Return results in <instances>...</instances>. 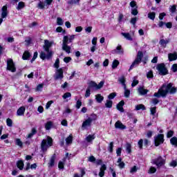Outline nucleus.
Listing matches in <instances>:
<instances>
[{
	"label": "nucleus",
	"instance_id": "52",
	"mask_svg": "<svg viewBox=\"0 0 177 177\" xmlns=\"http://www.w3.org/2000/svg\"><path fill=\"white\" fill-rule=\"evenodd\" d=\"M63 99H67L68 97H71V93H66L62 96Z\"/></svg>",
	"mask_w": 177,
	"mask_h": 177
},
{
	"label": "nucleus",
	"instance_id": "22",
	"mask_svg": "<svg viewBox=\"0 0 177 177\" xmlns=\"http://www.w3.org/2000/svg\"><path fill=\"white\" fill-rule=\"evenodd\" d=\"M122 37H124L127 41H133V39L132 38V36H131V34L128 32H122Z\"/></svg>",
	"mask_w": 177,
	"mask_h": 177
},
{
	"label": "nucleus",
	"instance_id": "2",
	"mask_svg": "<svg viewBox=\"0 0 177 177\" xmlns=\"http://www.w3.org/2000/svg\"><path fill=\"white\" fill-rule=\"evenodd\" d=\"M53 44V41H49V40L47 39L44 40V49L47 54H46L44 52H41L40 53V59L42 60H45V59H47V60L52 59V56H53V51L50 50L49 49L52 47Z\"/></svg>",
	"mask_w": 177,
	"mask_h": 177
},
{
	"label": "nucleus",
	"instance_id": "36",
	"mask_svg": "<svg viewBox=\"0 0 177 177\" xmlns=\"http://www.w3.org/2000/svg\"><path fill=\"white\" fill-rule=\"evenodd\" d=\"M148 17L150 19V20H154L156 19V12H151L148 14Z\"/></svg>",
	"mask_w": 177,
	"mask_h": 177
},
{
	"label": "nucleus",
	"instance_id": "42",
	"mask_svg": "<svg viewBox=\"0 0 177 177\" xmlns=\"http://www.w3.org/2000/svg\"><path fill=\"white\" fill-rule=\"evenodd\" d=\"M63 19L60 17L57 18V26H63Z\"/></svg>",
	"mask_w": 177,
	"mask_h": 177
},
{
	"label": "nucleus",
	"instance_id": "5",
	"mask_svg": "<svg viewBox=\"0 0 177 177\" xmlns=\"http://www.w3.org/2000/svg\"><path fill=\"white\" fill-rule=\"evenodd\" d=\"M118 82H120V84H121V85H122V86L124 89V97H129V96L131 95V91H129V89L127 88V84H125L127 80H125V77L121 76V77H118Z\"/></svg>",
	"mask_w": 177,
	"mask_h": 177
},
{
	"label": "nucleus",
	"instance_id": "37",
	"mask_svg": "<svg viewBox=\"0 0 177 177\" xmlns=\"http://www.w3.org/2000/svg\"><path fill=\"white\" fill-rule=\"evenodd\" d=\"M118 64H120V62H118V60L117 59L113 60L112 64V68L113 69L117 68V67H118Z\"/></svg>",
	"mask_w": 177,
	"mask_h": 177
},
{
	"label": "nucleus",
	"instance_id": "33",
	"mask_svg": "<svg viewBox=\"0 0 177 177\" xmlns=\"http://www.w3.org/2000/svg\"><path fill=\"white\" fill-rule=\"evenodd\" d=\"M37 133V129L35 128H32L31 132L28 135V138L30 139L34 136Z\"/></svg>",
	"mask_w": 177,
	"mask_h": 177
},
{
	"label": "nucleus",
	"instance_id": "51",
	"mask_svg": "<svg viewBox=\"0 0 177 177\" xmlns=\"http://www.w3.org/2000/svg\"><path fill=\"white\" fill-rule=\"evenodd\" d=\"M91 96V89L87 88L86 90L85 97H89Z\"/></svg>",
	"mask_w": 177,
	"mask_h": 177
},
{
	"label": "nucleus",
	"instance_id": "28",
	"mask_svg": "<svg viewBox=\"0 0 177 177\" xmlns=\"http://www.w3.org/2000/svg\"><path fill=\"white\" fill-rule=\"evenodd\" d=\"M30 56H31L30 53L28 51H25L22 56V58L24 60H28Z\"/></svg>",
	"mask_w": 177,
	"mask_h": 177
},
{
	"label": "nucleus",
	"instance_id": "48",
	"mask_svg": "<svg viewBox=\"0 0 177 177\" xmlns=\"http://www.w3.org/2000/svg\"><path fill=\"white\" fill-rule=\"evenodd\" d=\"M103 85H104V82H100L98 84H97V90L102 89V88H103Z\"/></svg>",
	"mask_w": 177,
	"mask_h": 177
},
{
	"label": "nucleus",
	"instance_id": "3",
	"mask_svg": "<svg viewBox=\"0 0 177 177\" xmlns=\"http://www.w3.org/2000/svg\"><path fill=\"white\" fill-rule=\"evenodd\" d=\"M75 39V35H68L64 36L62 39V50L68 54L71 53V46L68 44H71Z\"/></svg>",
	"mask_w": 177,
	"mask_h": 177
},
{
	"label": "nucleus",
	"instance_id": "63",
	"mask_svg": "<svg viewBox=\"0 0 177 177\" xmlns=\"http://www.w3.org/2000/svg\"><path fill=\"white\" fill-rule=\"evenodd\" d=\"M117 53H122V49L121 48V46H118L116 47Z\"/></svg>",
	"mask_w": 177,
	"mask_h": 177
},
{
	"label": "nucleus",
	"instance_id": "43",
	"mask_svg": "<svg viewBox=\"0 0 177 177\" xmlns=\"http://www.w3.org/2000/svg\"><path fill=\"white\" fill-rule=\"evenodd\" d=\"M6 124H7L8 127H12L13 121L10 118H8L6 120Z\"/></svg>",
	"mask_w": 177,
	"mask_h": 177
},
{
	"label": "nucleus",
	"instance_id": "27",
	"mask_svg": "<svg viewBox=\"0 0 177 177\" xmlns=\"http://www.w3.org/2000/svg\"><path fill=\"white\" fill-rule=\"evenodd\" d=\"M105 107H106V109H111V107H113V101L107 100L105 103Z\"/></svg>",
	"mask_w": 177,
	"mask_h": 177
},
{
	"label": "nucleus",
	"instance_id": "18",
	"mask_svg": "<svg viewBox=\"0 0 177 177\" xmlns=\"http://www.w3.org/2000/svg\"><path fill=\"white\" fill-rule=\"evenodd\" d=\"M107 169V167H106V165H102V167L100 169V172H99V176L100 177H104V171Z\"/></svg>",
	"mask_w": 177,
	"mask_h": 177
},
{
	"label": "nucleus",
	"instance_id": "47",
	"mask_svg": "<svg viewBox=\"0 0 177 177\" xmlns=\"http://www.w3.org/2000/svg\"><path fill=\"white\" fill-rule=\"evenodd\" d=\"M113 147H114V142H110L109 146V151L110 153H113Z\"/></svg>",
	"mask_w": 177,
	"mask_h": 177
},
{
	"label": "nucleus",
	"instance_id": "60",
	"mask_svg": "<svg viewBox=\"0 0 177 177\" xmlns=\"http://www.w3.org/2000/svg\"><path fill=\"white\" fill-rule=\"evenodd\" d=\"M170 10H171V13H175V12H176V6H175V5L171 6L170 8Z\"/></svg>",
	"mask_w": 177,
	"mask_h": 177
},
{
	"label": "nucleus",
	"instance_id": "29",
	"mask_svg": "<svg viewBox=\"0 0 177 177\" xmlns=\"http://www.w3.org/2000/svg\"><path fill=\"white\" fill-rule=\"evenodd\" d=\"M88 88H89V89H92V88H93V89L97 90V84H96V82H91L88 84Z\"/></svg>",
	"mask_w": 177,
	"mask_h": 177
},
{
	"label": "nucleus",
	"instance_id": "39",
	"mask_svg": "<svg viewBox=\"0 0 177 177\" xmlns=\"http://www.w3.org/2000/svg\"><path fill=\"white\" fill-rule=\"evenodd\" d=\"M80 0H70L68 1V5H77V3H80Z\"/></svg>",
	"mask_w": 177,
	"mask_h": 177
},
{
	"label": "nucleus",
	"instance_id": "26",
	"mask_svg": "<svg viewBox=\"0 0 177 177\" xmlns=\"http://www.w3.org/2000/svg\"><path fill=\"white\" fill-rule=\"evenodd\" d=\"M17 167L21 171L23 168H24V162H23V160L18 161L17 162Z\"/></svg>",
	"mask_w": 177,
	"mask_h": 177
},
{
	"label": "nucleus",
	"instance_id": "12",
	"mask_svg": "<svg viewBox=\"0 0 177 177\" xmlns=\"http://www.w3.org/2000/svg\"><path fill=\"white\" fill-rule=\"evenodd\" d=\"M55 80H62L63 79V69L59 68L57 69L55 71V74L54 75Z\"/></svg>",
	"mask_w": 177,
	"mask_h": 177
},
{
	"label": "nucleus",
	"instance_id": "10",
	"mask_svg": "<svg viewBox=\"0 0 177 177\" xmlns=\"http://www.w3.org/2000/svg\"><path fill=\"white\" fill-rule=\"evenodd\" d=\"M155 146L158 147L161 145V143H164V135L158 134L157 136L154 138Z\"/></svg>",
	"mask_w": 177,
	"mask_h": 177
},
{
	"label": "nucleus",
	"instance_id": "55",
	"mask_svg": "<svg viewBox=\"0 0 177 177\" xmlns=\"http://www.w3.org/2000/svg\"><path fill=\"white\" fill-rule=\"evenodd\" d=\"M53 165H55V157H52L49 162L50 167H53Z\"/></svg>",
	"mask_w": 177,
	"mask_h": 177
},
{
	"label": "nucleus",
	"instance_id": "31",
	"mask_svg": "<svg viewBox=\"0 0 177 177\" xmlns=\"http://www.w3.org/2000/svg\"><path fill=\"white\" fill-rule=\"evenodd\" d=\"M66 145H71L73 143V135L70 134V136L66 139Z\"/></svg>",
	"mask_w": 177,
	"mask_h": 177
},
{
	"label": "nucleus",
	"instance_id": "56",
	"mask_svg": "<svg viewBox=\"0 0 177 177\" xmlns=\"http://www.w3.org/2000/svg\"><path fill=\"white\" fill-rule=\"evenodd\" d=\"M81 106H82V102H81L80 100H78L76 102V107L77 109H80L81 108Z\"/></svg>",
	"mask_w": 177,
	"mask_h": 177
},
{
	"label": "nucleus",
	"instance_id": "62",
	"mask_svg": "<svg viewBox=\"0 0 177 177\" xmlns=\"http://www.w3.org/2000/svg\"><path fill=\"white\" fill-rule=\"evenodd\" d=\"M25 42H26V46H28V45H30V44H31V38L28 37V38L25 40Z\"/></svg>",
	"mask_w": 177,
	"mask_h": 177
},
{
	"label": "nucleus",
	"instance_id": "23",
	"mask_svg": "<svg viewBox=\"0 0 177 177\" xmlns=\"http://www.w3.org/2000/svg\"><path fill=\"white\" fill-rule=\"evenodd\" d=\"M95 100H96L97 103H102V102H103V100H104V97H103L100 94H97L95 95Z\"/></svg>",
	"mask_w": 177,
	"mask_h": 177
},
{
	"label": "nucleus",
	"instance_id": "49",
	"mask_svg": "<svg viewBox=\"0 0 177 177\" xmlns=\"http://www.w3.org/2000/svg\"><path fill=\"white\" fill-rule=\"evenodd\" d=\"M157 107L154 106L150 109L151 115H154L156 113Z\"/></svg>",
	"mask_w": 177,
	"mask_h": 177
},
{
	"label": "nucleus",
	"instance_id": "38",
	"mask_svg": "<svg viewBox=\"0 0 177 177\" xmlns=\"http://www.w3.org/2000/svg\"><path fill=\"white\" fill-rule=\"evenodd\" d=\"M44 89V84H39L37 88H35L36 92H41Z\"/></svg>",
	"mask_w": 177,
	"mask_h": 177
},
{
	"label": "nucleus",
	"instance_id": "32",
	"mask_svg": "<svg viewBox=\"0 0 177 177\" xmlns=\"http://www.w3.org/2000/svg\"><path fill=\"white\" fill-rule=\"evenodd\" d=\"M95 134L93 135H88L86 138V140L88 142H92V140H95Z\"/></svg>",
	"mask_w": 177,
	"mask_h": 177
},
{
	"label": "nucleus",
	"instance_id": "24",
	"mask_svg": "<svg viewBox=\"0 0 177 177\" xmlns=\"http://www.w3.org/2000/svg\"><path fill=\"white\" fill-rule=\"evenodd\" d=\"M53 127V122L48 121L45 124V129L46 131H49Z\"/></svg>",
	"mask_w": 177,
	"mask_h": 177
},
{
	"label": "nucleus",
	"instance_id": "11",
	"mask_svg": "<svg viewBox=\"0 0 177 177\" xmlns=\"http://www.w3.org/2000/svg\"><path fill=\"white\" fill-rule=\"evenodd\" d=\"M92 125V118H88L86 120H84L82 124V128L83 129H86L88 127Z\"/></svg>",
	"mask_w": 177,
	"mask_h": 177
},
{
	"label": "nucleus",
	"instance_id": "15",
	"mask_svg": "<svg viewBox=\"0 0 177 177\" xmlns=\"http://www.w3.org/2000/svg\"><path fill=\"white\" fill-rule=\"evenodd\" d=\"M2 12H1V19H6L8 16V6H3L2 9Z\"/></svg>",
	"mask_w": 177,
	"mask_h": 177
},
{
	"label": "nucleus",
	"instance_id": "53",
	"mask_svg": "<svg viewBox=\"0 0 177 177\" xmlns=\"http://www.w3.org/2000/svg\"><path fill=\"white\" fill-rule=\"evenodd\" d=\"M117 96V94L115 93H111L110 95H108V99L110 100H112V99H114V97Z\"/></svg>",
	"mask_w": 177,
	"mask_h": 177
},
{
	"label": "nucleus",
	"instance_id": "1",
	"mask_svg": "<svg viewBox=\"0 0 177 177\" xmlns=\"http://www.w3.org/2000/svg\"><path fill=\"white\" fill-rule=\"evenodd\" d=\"M176 92V88L172 87V84H163L157 93L153 94L155 97H165L168 93L174 94Z\"/></svg>",
	"mask_w": 177,
	"mask_h": 177
},
{
	"label": "nucleus",
	"instance_id": "8",
	"mask_svg": "<svg viewBox=\"0 0 177 177\" xmlns=\"http://www.w3.org/2000/svg\"><path fill=\"white\" fill-rule=\"evenodd\" d=\"M7 70L11 71V73H16V66L15 62H13V59H8L7 60Z\"/></svg>",
	"mask_w": 177,
	"mask_h": 177
},
{
	"label": "nucleus",
	"instance_id": "40",
	"mask_svg": "<svg viewBox=\"0 0 177 177\" xmlns=\"http://www.w3.org/2000/svg\"><path fill=\"white\" fill-rule=\"evenodd\" d=\"M125 147H126V151H127V153L129 154L131 151V144L129 143H127L126 145H125Z\"/></svg>",
	"mask_w": 177,
	"mask_h": 177
},
{
	"label": "nucleus",
	"instance_id": "19",
	"mask_svg": "<svg viewBox=\"0 0 177 177\" xmlns=\"http://www.w3.org/2000/svg\"><path fill=\"white\" fill-rule=\"evenodd\" d=\"M160 45L162 46L163 48H167V44H169V39H162L159 41Z\"/></svg>",
	"mask_w": 177,
	"mask_h": 177
},
{
	"label": "nucleus",
	"instance_id": "59",
	"mask_svg": "<svg viewBox=\"0 0 177 177\" xmlns=\"http://www.w3.org/2000/svg\"><path fill=\"white\" fill-rule=\"evenodd\" d=\"M64 63H70L71 62V57H66L64 58Z\"/></svg>",
	"mask_w": 177,
	"mask_h": 177
},
{
	"label": "nucleus",
	"instance_id": "61",
	"mask_svg": "<svg viewBox=\"0 0 177 177\" xmlns=\"http://www.w3.org/2000/svg\"><path fill=\"white\" fill-rule=\"evenodd\" d=\"M171 70L174 73H176V71H177V64H174L172 65Z\"/></svg>",
	"mask_w": 177,
	"mask_h": 177
},
{
	"label": "nucleus",
	"instance_id": "34",
	"mask_svg": "<svg viewBox=\"0 0 177 177\" xmlns=\"http://www.w3.org/2000/svg\"><path fill=\"white\" fill-rule=\"evenodd\" d=\"M24 6H26V4L24 3V2L21 1L18 3V6L17 7V10H21V9H23L24 8Z\"/></svg>",
	"mask_w": 177,
	"mask_h": 177
},
{
	"label": "nucleus",
	"instance_id": "50",
	"mask_svg": "<svg viewBox=\"0 0 177 177\" xmlns=\"http://www.w3.org/2000/svg\"><path fill=\"white\" fill-rule=\"evenodd\" d=\"M53 103V100L48 101V102L46 103V110L49 109V108L50 107V106H52Z\"/></svg>",
	"mask_w": 177,
	"mask_h": 177
},
{
	"label": "nucleus",
	"instance_id": "58",
	"mask_svg": "<svg viewBox=\"0 0 177 177\" xmlns=\"http://www.w3.org/2000/svg\"><path fill=\"white\" fill-rule=\"evenodd\" d=\"M138 9H136V8H133V9L131 10V15H133V16H137V15H138Z\"/></svg>",
	"mask_w": 177,
	"mask_h": 177
},
{
	"label": "nucleus",
	"instance_id": "9",
	"mask_svg": "<svg viewBox=\"0 0 177 177\" xmlns=\"http://www.w3.org/2000/svg\"><path fill=\"white\" fill-rule=\"evenodd\" d=\"M156 69L158 71H159V74L161 75H166V74H168V70H167V68H165V64H158Z\"/></svg>",
	"mask_w": 177,
	"mask_h": 177
},
{
	"label": "nucleus",
	"instance_id": "25",
	"mask_svg": "<svg viewBox=\"0 0 177 177\" xmlns=\"http://www.w3.org/2000/svg\"><path fill=\"white\" fill-rule=\"evenodd\" d=\"M147 92H149V90H147V89H146V88H142V87H140V88H138V93H139L140 95H147Z\"/></svg>",
	"mask_w": 177,
	"mask_h": 177
},
{
	"label": "nucleus",
	"instance_id": "54",
	"mask_svg": "<svg viewBox=\"0 0 177 177\" xmlns=\"http://www.w3.org/2000/svg\"><path fill=\"white\" fill-rule=\"evenodd\" d=\"M156 171H157V169H156V167H150V169L149 170V174H154V173H156Z\"/></svg>",
	"mask_w": 177,
	"mask_h": 177
},
{
	"label": "nucleus",
	"instance_id": "13",
	"mask_svg": "<svg viewBox=\"0 0 177 177\" xmlns=\"http://www.w3.org/2000/svg\"><path fill=\"white\" fill-rule=\"evenodd\" d=\"M24 113H26V106H21L17 111V115L21 117L24 115Z\"/></svg>",
	"mask_w": 177,
	"mask_h": 177
},
{
	"label": "nucleus",
	"instance_id": "20",
	"mask_svg": "<svg viewBox=\"0 0 177 177\" xmlns=\"http://www.w3.org/2000/svg\"><path fill=\"white\" fill-rule=\"evenodd\" d=\"M118 167L120 169H123V168H125V163L122 162V159L121 158H119L117 161Z\"/></svg>",
	"mask_w": 177,
	"mask_h": 177
},
{
	"label": "nucleus",
	"instance_id": "16",
	"mask_svg": "<svg viewBox=\"0 0 177 177\" xmlns=\"http://www.w3.org/2000/svg\"><path fill=\"white\" fill-rule=\"evenodd\" d=\"M124 104H125V102L122 100L117 104V109L120 111L121 113H124Z\"/></svg>",
	"mask_w": 177,
	"mask_h": 177
},
{
	"label": "nucleus",
	"instance_id": "17",
	"mask_svg": "<svg viewBox=\"0 0 177 177\" xmlns=\"http://www.w3.org/2000/svg\"><path fill=\"white\" fill-rule=\"evenodd\" d=\"M168 59H169V62H174V61L176 60L177 53H169Z\"/></svg>",
	"mask_w": 177,
	"mask_h": 177
},
{
	"label": "nucleus",
	"instance_id": "30",
	"mask_svg": "<svg viewBox=\"0 0 177 177\" xmlns=\"http://www.w3.org/2000/svg\"><path fill=\"white\" fill-rule=\"evenodd\" d=\"M170 143L173 146H175L176 147H177V138L176 137L171 138L170 140Z\"/></svg>",
	"mask_w": 177,
	"mask_h": 177
},
{
	"label": "nucleus",
	"instance_id": "14",
	"mask_svg": "<svg viewBox=\"0 0 177 177\" xmlns=\"http://www.w3.org/2000/svg\"><path fill=\"white\" fill-rule=\"evenodd\" d=\"M115 128H116V129H126L127 127L124 125L121 121L118 120L115 123Z\"/></svg>",
	"mask_w": 177,
	"mask_h": 177
},
{
	"label": "nucleus",
	"instance_id": "4",
	"mask_svg": "<svg viewBox=\"0 0 177 177\" xmlns=\"http://www.w3.org/2000/svg\"><path fill=\"white\" fill-rule=\"evenodd\" d=\"M52 145H53V139H52V138L49 136H47L46 139H44L41 141V151L45 153V151H47L48 149H49L52 146Z\"/></svg>",
	"mask_w": 177,
	"mask_h": 177
},
{
	"label": "nucleus",
	"instance_id": "35",
	"mask_svg": "<svg viewBox=\"0 0 177 177\" xmlns=\"http://www.w3.org/2000/svg\"><path fill=\"white\" fill-rule=\"evenodd\" d=\"M136 110L138 111L139 110H146V107H145V105L140 104L136 106Z\"/></svg>",
	"mask_w": 177,
	"mask_h": 177
},
{
	"label": "nucleus",
	"instance_id": "6",
	"mask_svg": "<svg viewBox=\"0 0 177 177\" xmlns=\"http://www.w3.org/2000/svg\"><path fill=\"white\" fill-rule=\"evenodd\" d=\"M143 57V53L142 51H138L136 58L134 62L131 64L129 71H131L134 67H138L140 62H142V59Z\"/></svg>",
	"mask_w": 177,
	"mask_h": 177
},
{
	"label": "nucleus",
	"instance_id": "57",
	"mask_svg": "<svg viewBox=\"0 0 177 177\" xmlns=\"http://www.w3.org/2000/svg\"><path fill=\"white\" fill-rule=\"evenodd\" d=\"M59 64H60V61L59 60V59H57L54 64V67L55 68H59Z\"/></svg>",
	"mask_w": 177,
	"mask_h": 177
},
{
	"label": "nucleus",
	"instance_id": "45",
	"mask_svg": "<svg viewBox=\"0 0 177 177\" xmlns=\"http://www.w3.org/2000/svg\"><path fill=\"white\" fill-rule=\"evenodd\" d=\"M136 21H138V17H133L131 18L130 23L131 24H133V26H135L136 24Z\"/></svg>",
	"mask_w": 177,
	"mask_h": 177
},
{
	"label": "nucleus",
	"instance_id": "21",
	"mask_svg": "<svg viewBox=\"0 0 177 177\" xmlns=\"http://www.w3.org/2000/svg\"><path fill=\"white\" fill-rule=\"evenodd\" d=\"M37 169V163H34L30 165V162L26 163V167L25 168L26 171H28V169Z\"/></svg>",
	"mask_w": 177,
	"mask_h": 177
},
{
	"label": "nucleus",
	"instance_id": "44",
	"mask_svg": "<svg viewBox=\"0 0 177 177\" xmlns=\"http://www.w3.org/2000/svg\"><path fill=\"white\" fill-rule=\"evenodd\" d=\"M37 8H39V9H44L45 8V4L42 1H39L37 4Z\"/></svg>",
	"mask_w": 177,
	"mask_h": 177
},
{
	"label": "nucleus",
	"instance_id": "46",
	"mask_svg": "<svg viewBox=\"0 0 177 177\" xmlns=\"http://www.w3.org/2000/svg\"><path fill=\"white\" fill-rule=\"evenodd\" d=\"M154 76L153 75V71H149L147 73V78H153Z\"/></svg>",
	"mask_w": 177,
	"mask_h": 177
},
{
	"label": "nucleus",
	"instance_id": "64",
	"mask_svg": "<svg viewBox=\"0 0 177 177\" xmlns=\"http://www.w3.org/2000/svg\"><path fill=\"white\" fill-rule=\"evenodd\" d=\"M82 31V26H77L75 28V32H81Z\"/></svg>",
	"mask_w": 177,
	"mask_h": 177
},
{
	"label": "nucleus",
	"instance_id": "7",
	"mask_svg": "<svg viewBox=\"0 0 177 177\" xmlns=\"http://www.w3.org/2000/svg\"><path fill=\"white\" fill-rule=\"evenodd\" d=\"M165 161L166 159L163 158L162 156H158L156 159L152 160L151 162L156 165L158 168H160V167H162V165H165Z\"/></svg>",
	"mask_w": 177,
	"mask_h": 177
},
{
	"label": "nucleus",
	"instance_id": "41",
	"mask_svg": "<svg viewBox=\"0 0 177 177\" xmlns=\"http://www.w3.org/2000/svg\"><path fill=\"white\" fill-rule=\"evenodd\" d=\"M15 143H16L17 146H19V147H23V142H21V140L20 139H19V138L16 139Z\"/></svg>",
	"mask_w": 177,
	"mask_h": 177
}]
</instances>
